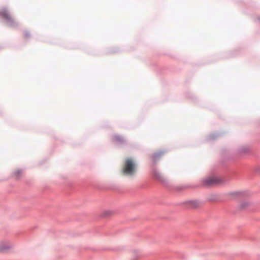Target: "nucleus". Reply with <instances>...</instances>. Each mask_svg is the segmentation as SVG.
Returning <instances> with one entry per match:
<instances>
[{
	"label": "nucleus",
	"instance_id": "obj_1",
	"mask_svg": "<svg viewBox=\"0 0 260 260\" xmlns=\"http://www.w3.org/2000/svg\"><path fill=\"white\" fill-rule=\"evenodd\" d=\"M137 171V165L134 159L132 158H126L123 161L121 169V173L127 176H133Z\"/></svg>",
	"mask_w": 260,
	"mask_h": 260
},
{
	"label": "nucleus",
	"instance_id": "obj_2",
	"mask_svg": "<svg viewBox=\"0 0 260 260\" xmlns=\"http://www.w3.org/2000/svg\"><path fill=\"white\" fill-rule=\"evenodd\" d=\"M0 16L8 22H13V19L7 10H2L0 12Z\"/></svg>",
	"mask_w": 260,
	"mask_h": 260
},
{
	"label": "nucleus",
	"instance_id": "obj_3",
	"mask_svg": "<svg viewBox=\"0 0 260 260\" xmlns=\"http://www.w3.org/2000/svg\"><path fill=\"white\" fill-rule=\"evenodd\" d=\"M219 182V180L215 177H211L207 178L205 180V184L207 185H212L217 183Z\"/></svg>",
	"mask_w": 260,
	"mask_h": 260
},
{
	"label": "nucleus",
	"instance_id": "obj_4",
	"mask_svg": "<svg viewBox=\"0 0 260 260\" xmlns=\"http://www.w3.org/2000/svg\"><path fill=\"white\" fill-rule=\"evenodd\" d=\"M12 248L10 244L7 242H0V251H6Z\"/></svg>",
	"mask_w": 260,
	"mask_h": 260
},
{
	"label": "nucleus",
	"instance_id": "obj_5",
	"mask_svg": "<svg viewBox=\"0 0 260 260\" xmlns=\"http://www.w3.org/2000/svg\"><path fill=\"white\" fill-rule=\"evenodd\" d=\"M191 206L193 208H198L200 205V203L197 201H193L190 202Z\"/></svg>",
	"mask_w": 260,
	"mask_h": 260
},
{
	"label": "nucleus",
	"instance_id": "obj_6",
	"mask_svg": "<svg viewBox=\"0 0 260 260\" xmlns=\"http://www.w3.org/2000/svg\"><path fill=\"white\" fill-rule=\"evenodd\" d=\"M22 174V171L20 170H17L14 172V175L16 177H19Z\"/></svg>",
	"mask_w": 260,
	"mask_h": 260
},
{
	"label": "nucleus",
	"instance_id": "obj_7",
	"mask_svg": "<svg viewBox=\"0 0 260 260\" xmlns=\"http://www.w3.org/2000/svg\"><path fill=\"white\" fill-rule=\"evenodd\" d=\"M158 154H155L153 155V158L154 160H155L156 157L157 156Z\"/></svg>",
	"mask_w": 260,
	"mask_h": 260
},
{
	"label": "nucleus",
	"instance_id": "obj_8",
	"mask_svg": "<svg viewBox=\"0 0 260 260\" xmlns=\"http://www.w3.org/2000/svg\"><path fill=\"white\" fill-rule=\"evenodd\" d=\"M155 177H156L157 178H159V176H158V174H155Z\"/></svg>",
	"mask_w": 260,
	"mask_h": 260
}]
</instances>
